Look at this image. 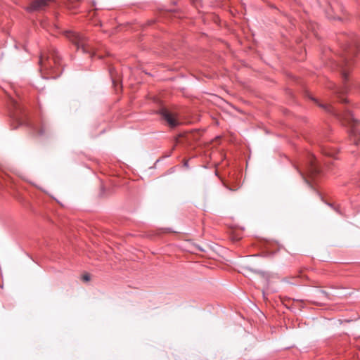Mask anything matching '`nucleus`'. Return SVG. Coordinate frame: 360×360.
I'll return each mask as SVG.
<instances>
[{
  "mask_svg": "<svg viewBox=\"0 0 360 360\" xmlns=\"http://www.w3.org/2000/svg\"><path fill=\"white\" fill-rule=\"evenodd\" d=\"M184 167H188V161H187V160L184 162Z\"/></svg>",
  "mask_w": 360,
  "mask_h": 360,
  "instance_id": "4468645a",
  "label": "nucleus"
},
{
  "mask_svg": "<svg viewBox=\"0 0 360 360\" xmlns=\"http://www.w3.org/2000/svg\"><path fill=\"white\" fill-rule=\"evenodd\" d=\"M159 114L161 119L165 121L169 127L175 128L179 125L180 122L179 121L176 113H173L169 110L163 108L160 110Z\"/></svg>",
  "mask_w": 360,
  "mask_h": 360,
  "instance_id": "0eeeda50",
  "label": "nucleus"
},
{
  "mask_svg": "<svg viewBox=\"0 0 360 360\" xmlns=\"http://www.w3.org/2000/svg\"><path fill=\"white\" fill-rule=\"evenodd\" d=\"M83 279H84V281H89V280H90V276H89V275H87V274H86V275L83 276Z\"/></svg>",
  "mask_w": 360,
  "mask_h": 360,
  "instance_id": "ddd939ff",
  "label": "nucleus"
},
{
  "mask_svg": "<svg viewBox=\"0 0 360 360\" xmlns=\"http://www.w3.org/2000/svg\"><path fill=\"white\" fill-rule=\"evenodd\" d=\"M309 98L316 102L319 106L323 108L326 112L335 115L340 119L344 124H347L349 127V141L353 147L356 148V150L351 149L350 151L354 154H360V131L358 129L359 121L354 118L352 112L347 110L343 114H340L331 105L320 103L312 96Z\"/></svg>",
  "mask_w": 360,
  "mask_h": 360,
  "instance_id": "f03ea898",
  "label": "nucleus"
},
{
  "mask_svg": "<svg viewBox=\"0 0 360 360\" xmlns=\"http://www.w3.org/2000/svg\"><path fill=\"white\" fill-rule=\"evenodd\" d=\"M342 52L338 56L336 60L333 59L328 65L333 70L339 72L342 82V86H338L332 82H329L326 87L340 99L341 103L347 102L343 96L349 92L352 88H356L360 91V82L350 81L349 72L353 63L354 57L359 51V39L353 32L343 34L339 38Z\"/></svg>",
  "mask_w": 360,
  "mask_h": 360,
  "instance_id": "f257e3e1",
  "label": "nucleus"
},
{
  "mask_svg": "<svg viewBox=\"0 0 360 360\" xmlns=\"http://www.w3.org/2000/svg\"><path fill=\"white\" fill-rule=\"evenodd\" d=\"M295 167L300 176L308 184H309V182L307 179V176L314 177L322 171L316 157L311 153H308L300 165Z\"/></svg>",
  "mask_w": 360,
  "mask_h": 360,
  "instance_id": "39448f33",
  "label": "nucleus"
},
{
  "mask_svg": "<svg viewBox=\"0 0 360 360\" xmlns=\"http://www.w3.org/2000/svg\"><path fill=\"white\" fill-rule=\"evenodd\" d=\"M327 16L328 18H330V19H337V20H339L340 21H343L344 20V17L342 16H336V15H331L328 12H327Z\"/></svg>",
  "mask_w": 360,
  "mask_h": 360,
  "instance_id": "1a4fd4ad",
  "label": "nucleus"
},
{
  "mask_svg": "<svg viewBox=\"0 0 360 360\" xmlns=\"http://www.w3.org/2000/svg\"><path fill=\"white\" fill-rule=\"evenodd\" d=\"M38 134L39 135H44L45 134V129L44 126L41 127V129L38 131Z\"/></svg>",
  "mask_w": 360,
  "mask_h": 360,
  "instance_id": "9b49d317",
  "label": "nucleus"
},
{
  "mask_svg": "<svg viewBox=\"0 0 360 360\" xmlns=\"http://www.w3.org/2000/svg\"><path fill=\"white\" fill-rule=\"evenodd\" d=\"M39 65L41 71L46 72L53 78L58 77L63 70L60 56L54 47L40 54Z\"/></svg>",
  "mask_w": 360,
  "mask_h": 360,
  "instance_id": "7ed1b4c3",
  "label": "nucleus"
},
{
  "mask_svg": "<svg viewBox=\"0 0 360 360\" xmlns=\"http://www.w3.org/2000/svg\"><path fill=\"white\" fill-rule=\"evenodd\" d=\"M317 143L319 145L322 153L326 156L335 157L338 153V150L335 148H330L328 146L321 145L319 141H317Z\"/></svg>",
  "mask_w": 360,
  "mask_h": 360,
  "instance_id": "6e6552de",
  "label": "nucleus"
},
{
  "mask_svg": "<svg viewBox=\"0 0 360 360\" xmlns=\"http://www.w3.org/2000/svg\"><path fill=\"white\" fill-rule=\"evenodd\" d=\"M95 4H95V2H94V1H93V2H92V5H93V6H95Z\"/></svg>",
  "mask_w": 360,
  "mask_h": 360,
  "instance_id": "2eb2a0df",
  "label": "nucleus"
},
{
  "mask_svg": "<svg viewBox=\"0 0 360 360\" xmlns=\"http://www.w3.org/2000/svg\"><path fill=\"white\" fill-rule=\"evenodd\" d=\"M245 270L251 271H253V272H255L256 274H262V272L260 270L253 269H250V268H248V267H246Z\"/></svg>",
  "mask_w": 360,
  "mask_h": 360,
  "instance_id": "9d476101",
  "label": "nucleus"
},
{
  "mask_svg": "<svg viewBox=\"0 0 360 360\" xmlns=\"http://www.w3.org/2000/svg\"><path fill=\"white\" fill-rule=\"evenodd\" d=\"M64 35L75 46L77 51L89 54L91 58L96 56V51L91 40L84 34L72 30H67L64 32Z\"/></svg>",
  "mask_w": 360,
  "mask_h": 360,
  "instance_id": "20e7f679",
  "label": "nucleus"
},
{
  "mask_svg": "<svg viewBox=\"0 0 360 360\" xmlns=\"http://www.w3.org/2000/svg\"><path fill=\"white\" fill-rule=\"evenodd\" d=\"M319 293L324 295L325 297H328V293L324 290H319Z\"/></svg>",
  "mask_w": 360,
  "mask_h": 360,
  "instance_id": "f8f14e48",
  "label": "nucleus"
},
{
  "mask_svg": "<svg viewBox=\"0 0 360 360\" xmlns=\"http://www.w3.org/2000/svg\"><path fill=\"white\" fill-rule=\"evenodd\" d=\"M10 115L14 120L17 121L20 125L24 124L26 122L24 120V109L16 101H11Z\"/></svg>",
  "mask_w": 360,
  "mask_h": 360,
  "instance_id": "423d86ee",
  "label": "nucleus"
}]
</instances>
